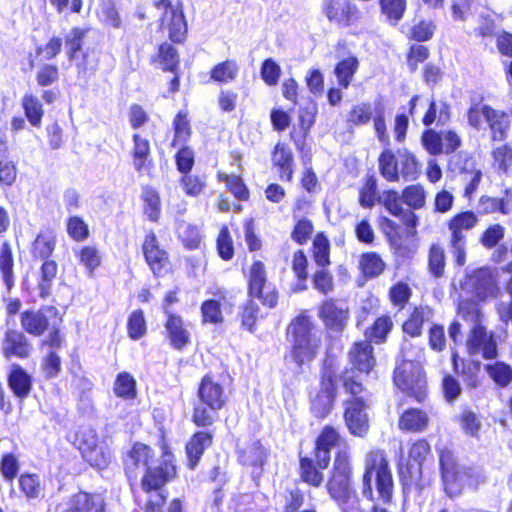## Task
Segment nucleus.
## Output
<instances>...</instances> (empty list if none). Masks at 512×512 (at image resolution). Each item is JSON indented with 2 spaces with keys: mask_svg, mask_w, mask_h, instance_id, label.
Here are the masks:
<instances>
[{
  "mask_svg": "<svg viewBox=\"0 0 512 512\" xmlns=\"http://www.w3.org/2000/svg\"><path fill=\"white\" fill-rule=\"evenodd\" d=\"M382 204L386 210L393 216L400 218H408L409 220L414 218L415 215L411 211H406L401 204L400 195L395 190H388L383 193Z\"/></svg>",
  "mask_w": 512,
  "mask_h": 512,
  "instance_id": "4c0bfd02",
  "label": "nucleus"
},
{
  "mask_svg": "<svg viewBox=\"0 0 512 512\" xmlns=\"http://www.w3.org/2000/svg\"><path fill=\"white\" fill-rule=\"evenodd\" d=\"M100 20L107 26L119 28L121 26L120 15L111 1H105L101 4L98 12Z\"/></svg>",
  "mask_w": 512,
  "mask_h": 512,
  "instance_id": "052dcab7",
  "label": "nucleus"
},
{
  "mask_svg": "<svg viewBox=\"0 0 512 512\" xmlns=\"http://www.w3.org/2000/svg\"><path fill=\"white\" fill-rule=\"evenodd\" d=\"M432 316L433 311L427 306L415 308L410 317L404 322L403 331L412 337L421 335L423 324L430 322Z\"/></svg>",
  "mask_w": 512,
  "mask_h": 512,
  "instance_id": "bb28decb",
  "label": "nucleus"
},
{
  "mask_svg": "<svg viewBox=\"0 0 512 512\" xmlns=\"http://www.w3.org/2000/svg\"><path fill=\"white\" fill-rule=\"evenodd\" d=\"M341 442L338 431L331 427L325 426L316 440L315 446V462L321 469H326L330 463V452Z\"/></svg>",
  "mask_w": 512,
  "mask_h": 512,
  "instance_id": "4468645a",
  "label": "nucleus"
},
{
  "mask_svg": "<svg viewBox=\"0 0 512 512\" xmlns=\"http://www.w3.org/2000/svg\"><path fill=\"white\" fill-rule=\"evenodd\" d=\"M358 65V60L355 57H348L337 64L335 67V75L340 86L345 89L349 87L358 69Z\"/></svg>",
  "mask_w": 512,
  "mask_h": 512,
  "instance_id": "79ce46f5",
  "label": "nucleus"
},
{
  "mask_svg": "<svg viewBox=\"0 0 512 512\" xmlns=\"http://www.w3.org/2000/svg\"><path fill=\"white\" fill-rule=\"evenodd\" d=\"M14 260L11 246L5 242L0 247V273L8 291L14 286Z\"/></svg>",
  "mask_w": 512,
  "mask_h": 512,
  "instance_id": "72a5a7b5",
  "label": "nucleus"
},
{
  "mask_svg": "<svg viewBox=\"0 0 512 512\" xmlns=\"http://www.w3.org/2000/svg\"><path fill=\"white\" fill-rule=\"evenodd\" d=\"M238 73V64L233 60H226L212 68L210 78L216 82L229 83L236 79Z\"/></svg>",
  "mask_w": 512,
  "mask_h": 512,
  "instance_id": "58836bf2",
  "label": "nucleus"
},
{
  "mask_svg": "<svg viewBox=\"0 0 512 512\" xmlns=\"http://www.w3.org/2000/svg\"><path fill=\"white\" fill-rule=\"evenodd\" d=\"M153 451L150 447L142 443H136L129 451L125 460V470L129 480L137 478L136 469L140 466L146 467V472L141 480V488L146 494L144 500V512H162L166 502L164 485L174 477L175 467L169 463V459H164L159 466L151 467Z\"/></svg>",
  "mask_w": 512,
  "mask_h": 512,
  "instance_id": "f257e3e1",
  "label": "nucleus"
},
{
  "mask_svg": "<svg viewBox=\"0 0 512 512\" xmlns=\"http://www.w3.org/2000/svg\"><path fill=\"white\" fill-rule=\"evenodd\" d=\"M466 348L471 356H482L484 359H494L497 356V344L494 335L482 325L471 328L466 341Z\"/></svg>",
  "mask_w": 512,
  "mask_h": 512,
  "instance_id": "f8f14e48",
  "label": "nucleus"
},
{
  "mask_svg": "<svg viewBox=\"0 0 512 512\" xmlns=\"http://www.w3.org/2000/svg\"><path fill=\"white\" fill-rule=\"evenodd\" d=\"M326 490L341 512H359L360 500L352 485V465L345 452H339L329 471Z\"/></svg>",
  "mask_w": 512,
  "mask_h": 512,
  "instance_id": "f03ea898",
  "label": "nucleus"
},
{
  "mask_svg": "<svg viewBox=\"0 0 512 512\" xmlns=\"http://www.w3.org/2000/svg\"><path fill=\"white\" fill-rule=\"evenodd\" d=\"M479 219L472 211L460 212L449 219L447 229L449 232V248L458 266L466 263V232L473 229Z\"/></svg>",
  "mask_w": 512,
  "mask_h": 512,
  "instance_id": "423d86ee",
  "label": "nucleus"
},
{
  "mask_svg": "<svg viewBox=\"0 0 512 512\" xmlns=\"http://www.w3.org/2000/svg\"><path fill=\"white\" fill-rule=\"evenodd\" d=\"M335 399V388L331 378L323 380L322 388L312 400L311 410L318 418L327 416L333 407Z\"/></svg>",
  "mask_w": 512,
  "mask_h": 512,
  "instance_id": "aec40b11",
  "label": "nucleus"
},
{
  "mask_svg": "<svg viewBox=\"0 0 512 512\" xmlns=\"http://www.w3.org/2000/svg\"><path fill=\"white\" fill-rule=\"evenodd\" d=\"M466 285L481 301L495 297L498 292L495 277L489 268L475 270Z\"/></svg>",
  "mask_w": 512,
  "mask_h": 512,
  "instance_id": "ddd939ff",
  "label": "nucleus"
},
{
  "mask_svg": "<svg viewBox=\"0 0 512 512\" xmlns=\"http://www.w3.org/2000/svg\"><path fill=\"white\" fill-rule=\"evenodd\" d=\"M484 121L488 124L494 141L506 138L510 126V120L506 113L485 104L473 105L468 111L469 124L480 129Z\"/></svg>",
  "mask_w": 512,
  "mask_h": 512,
  "instance_id": "1a4fd4ad",
  "label": "nucleus"
},
{
  "mask_svg": "<svg viewBox=\"0 0 512 512\" xmlns=\"http://www.w3.org/2000/svg\"><path fill=\"white\" fill-rule=\"evenodd\" d=\"M8 383L11 390L19 398H25L30 393L31 378L19 365H12Z\"/></svg>",
  "mask_w": 512,
  "mask_h": 512,
  "instance_id": "cd10ccee",
  "label": "nucleus"
},
{
  "mask_svg": "<svg viewBox=\"0 0 512 512\" xmlns=\"http://www.w3.org/2000/svg\"><path fill=\"white\" fill-rule=\"evenodd\" d=\"M84 37V31L79 28H73L65 36V49L66 55L69 60L72 61L76 57V53L82 48V41Z\"/></svg>",
  "mask_w": 512,
  "mask_h": 512,
  "instance_id": "e2e57ef3",
  "label": "nucleus"
},
{
  "mask_svg": "<svg viewBox=\"0 0 512 512\" xmlns=\"http://www.w3.org/2000/svg\"><path fill=\"white\" fill-rule=\"evenodd\" d=\"M141 198L144 202V212L149 220L157 221L161 212L160 197L155 189L146 186L142 190Z\"/></svg>",
  "mask_w": 512,
  "mask_h": 512,
  "instance_id": "a19ab883",
  "label": "nucleus"
},
{
  "mask_svg": "<svg viewBox=\"0 0 512 512\" xmlns=\"http://www.w3.org/2000/svg\"><path fill=\"white\" fill-rule=\"evenodd\" d=\"M18 484L28 500L38 499L44 495V487L38 474L24 473L20 475Z\"/></svg>",
  "mask_w": 512,
  "mask_h": 512,
  "instance_id": "2f4dec72",
  "label": "nucleus"
},
{
  "mask_svg": "<svg viewBox=\"0 0 512 512\" xmlns=\"http://www.w3.org/2000/svg\"><path fill=\"white\" fill-rule=\"evenodd\" d=\"M373 350L368 340L355 342L348 353L350 364L360 373L369 374L376 364Z\"/></svg>",
  "mask_w": 512,
  "mask_h": 512,
  "instance_id": "f3484780",
  "label": "nucleus"
},
{
  "mask_svg": "<svg viewBox=\"0 0 512 512\" xmlns=\"http://www.w3.org/2000/svg\"><path fill=\"white\" fill-rule=\"evenodd\" d=\"M394 383L404 393L421 402L427 394V382L419 362L403 360L394 371Z\"/></svg>",
  "mask_w": 512,
  "mask_h": 512,
  "instance_id": "0eeeda50",
  "label": "nucleus"
},
{
  "mask_svg": "<svg viewBox=\"0 0 512 512\" xmlns=\"http://www.w3.org/2000/svg\"><path fill=\"white\" fill-rule=\"evenodd\" d=\"M160 64L163 70L174 72L178 66L179 58L175 48L167 43L159 47Z\"/></svg>",
  "mask_w": 512,
  "mask_h": 512,
  "instance_id": "0e129e2a",
  "label": "nucleus"
},
{
  "mask_svg": "<svg viewBox=\"0 0 512 512\" xmlns=\"http://www.w3.org/2000/svg\"><path fill=\"white\" fill-rule=\"evenodd\" d=\"M114 393L124 399H133L136 396V381L128 372H121L114 382Z\"/></svg>",
  "mask_w": 512,
  "mask_h": 512,
  "instance_id": "c03bdc74",
  "label": "nucleus"
},
{
  "mask_svg": "<svg viewBox=\"0 0 512 512\" xmlns=\"http://www.w3.org/2000/svg\"><path fill=\"white\" fill-rule=\"evenodd\" d=\"M22 107L29 123L34 127H40L44 115L40 100L32 94H25L22 98Z\"/></svg>",
  "mask_w": 512,
  "mask_h": 512,
  "instance_id": "c9c22d12",
  "label": "nucleus"
},
{
  "mask_svg": "<svg viewBox=\"0 0 512 512\" xmlns=\"http://www.w3.org/2000/svg\"><path fill=\"white\" fill-rule=\"evenodd\" d=\"M80 263L87 269L89 275L101 264V255L94 246H84L76 253Z\"/></svg>",
  "mask_w": 512,
  "mask_h": 512,
  "instance_id": "13d9d810",
  "label": "nucleus"
},
{
  "mask_svg": "<svg viewBox=\"0 0 512 512\" xmlns=\"http://www.w3.org/2000/svg\"><path fill=\"white\" fill-rule=\"evenodd\" d=\"M288 332L293 338L291 355L300 368L311 362L321 345V332L308 316H298L288 327Z\"/></svg>",
  "mask_w": 512,
  "mask_h": 512,
  "instance_id": "7ed1b4c3",
  "label": "nucleus"
},
{
  "mask_svg": "<svg viewBox=\"0 0 512 512\" xmlns=\"http://www.w3.org/2000/svg\"><path fill=\"white\" fill-rule=\"evenodd\" d=\"M458 318L469 322L472 327L481 325L482 313L478 304L472 300H462L458 305Z\"/></svg>",
  "mask_w": 512,
  "mask_h": 512,
  "instance_id": "6e6d98bb",
  "label": "nucleus"
},
{
  "mask_svg": "<svg viewBox=\"0 0 512 512\" xmlns=\"http://www.w3.org/2000/svg\"><path fill=\"white\" fill-rule=\"evenodd\" d=\"M393 328V322L390 316H381L376 319L374 324L365 332V336L370 341L382 343Z\"/></svg>",
  "mask_w": 512,
  "mask_h": 512,
  "instance_id": "ea45409f",
  "label": "nucleus"
},
{
  "mask_svg": "<svg viewBox=\"0 0 512 512\" xmlns=\"http://www.w3.org/2000/svg\"><path fill=\"white\" fill-rule=\"evenodd\" d=\"M237 452L238 458L243 465L258 466L264 462L265 450L259 440L240 444Z\"/></svg>",
  "mask_w": 512,
  "mask_h": 512,
  "instance_id": "a878e982",
  "label": "nucleus"
},
{
  "mask_svg": "<svg viewBox=\"0 0 512 512\" xmlns=\"http://www.w3.org/2000/svg\"><path fill=\"white\" fill-rule=\"evenodd\" d=\"M143 253L147 264L155 275H159L168 264L167 253L159 247L153 233L146 235L143 243Z\"/></svg>",
  "mask_w": 512,
  "mask_h": 512,
  "instance_id": "6ab92c4d",
  "label": "nucleus"
},
{
  "mask_svg": "<svg viewBox=\"0 0 512 512\" xmlns=\"http://www.w3.org/2000/svg\"><path fill=\"white\" fill-rule=\"evenodd\" d=\"M2 350L6 358L12 356L25 358L30 353V345L22 332L8 330L5 334Z\"/></svg>",
  "mask_w": 512,
  "mask_h": 512,
  "instance_id": "412c9836",
  "label": "nucleus"
},
{
  "mask_svg": "<svg viewBox=\"0 0 512 512\" xmlns=\"http://www.w3.org/2000/svg\"><path fill=\"white\" fill-rule=\"evenodd\" d=\"M82 456L91 466L99 469L106 468L112 460L111 450L100 444Z\"/></svg>",
  "mask_w": 512,
  "mask_h": 512,
  "instance_id": "8fccbe9b",
  "label": "nucleus"
},
{
  "mask_svg": "<svg viewBox=\"0 0 512 512\" xmlns=\"http://www.w3.org/2000/svg\"><path fill=\"white\" fill-rule=\"evenodd\" d=\"M128 335L133 340H138L146 333V321L141 310H136L128 318Z\"/></svg>",
  "mask_w": 512,
  "mask_h": 512,
  "instance_id": "bf43d9fd",
  "label": "nucleus"
},
{
  "mask_svg": "<svg viewBox=\"0 0 512 512\" xmlns=\"http://www.w3.org/2000/svg\"><path fill=\"white\" fill-rule=\"evenodd\" d=\"M373 481H375L380 498L383 501H389L393 491L392 474L388 461L380 450L370 451L365 458L362 494L368 499L373 498Z\"/></svg>",
  "mask_w": 512,
  "mask_h": 512,
  "instance_id": "20e7f679",
  "label": "nucleus"
},
{
  "mask_svg": "<svg viewBox=\"0 0 512 512\" xmlns=\"http://www.w3.org/2000/svg\"><path fill=\"white\" fill-rule=\"evenodd\" d=\"M177 233L184 245L188 248H196L200 243L201 235L199 228L186 221H180L178 223Z\"/></svg>",
  "mask_w": 512,
  "mask_h": 512,
  "instance_id": "864d4df0",
  "label": "nucleus"
},
{
  "mask_svg": "<svg viewBox=\"0 0 512 512\" xmlns=\"http://www.w3.org/2000/svg\"><path fill=\"white\" fill-rule=\"evenodd\" d=\"M440 465L446 493L450 497L459 494L465 482L466 473L458 471L455 461L448 452L441 454Z\"/></svg>",
  "mask_w": 512,
  "mask_h": 512,
  "instance_id": "2eb2a0df",
  "label": "nucleus"
},
{
  "mask_svg": "<svg viewBox=\"0 0 512 512\" xmlns=\"http://www.w3.org/2000/svg\"><path fill=\"white\" fill-rule=\"evenodd\" d=\"M155 6L161 13L160 30L173 42L185 39L187 25L180 0H156Z\"/></svg>",
  "mask_w": 512,
  "mask_h": 512,
  "instance_id": "6e6552de",
  "label": "nucleus"
},
{
  "mask_svg": "<svg viewBox=\"0 0 512 512\" xmlns=\"http://www.w3.org/2000/svg\"><path fill=\"white\" fill-rule=\"evenodd\" d=\"M198 397L200 403L194 408L193 421L198 426L211 425L217 412L226 404L227 395L224 388L209 375H206L200 382Z\"/></svg>",
  "mask_w": 512,
  "mask_h": 512,
  "instance_id": "39448f33",
  "label": "nucleus"
},
{
  "mask_svg": "<svg viewBox=\"0 0 512 512\" xmlns=\"http://www.w3.org/2000/svg\"><path fill=\"white\" fill-rule=\"evenodd\" d=\"M56 314L53 307H43L39 310H27L21 314L23 329L34 336H41L49 326V318Z\"/></svg>",
  "mask_w": 512,
  "mask_h": 512,
  "instance_id": "dca6fc26",
  "label": "nucleus"
},
{
  "mask_svg": "<svg viewBox=\"0 0 512 512\" xmlns=\"http://www.w3.org/2000/svg\"><path fill=\"white\" fill-rule=\"evenodd\" d=\"M325 13L329 20L343 24L359 19L361 14L356 5L348 1L329 3Z\"/></svg>",
  "mask_w": 512,
  "mask_h": 512,
  "instance_id": "5701e85b",
  "label": "nucleus"
},
{
  "mask_svg": "<svg viewBox=\"0 0 512 512\" xmlns=\"http://www.w3.org/2000/svg\"><path fill=\"white\" fill-rule=\"evenodd\" d=\"M360 268L365 276L373 278L384 271L385 263L376 253H365L361 256Z\"/></svg>",
  "mask_w": 512,
  "mask_h": 512,
  "instance_id": "3c124183",
  "label": "nucleus"
},
{
  "mask_svg": "<svg viewBox=\"0 0 512 512\" xmlns=\"http://www.w3.org/2000/svg\"><path fill=\"white\" fill-rule=\"evenodd\" d=\"M403 202L413 209H420L425 205L426 193L419 184L407 186L401 195Z\"/></svg>",
  "mask_w": 512,
  "mask_h": 512,
  "instance_id": "5fc2aeb1",
  "label": "nucleus"
},
{
  "mask_svg": "<svg viewBox=\"0 0 512 512\" xmlns=\"http://www.w3.org/2000/svg\"><path fill=\"white\" fill-rule=\"evenodd\" d=\"M493 168L502 174H507L512 167V147L503 144L492 151Z\"/></svg>",
  "mask_w": 512,
  "mask_h": 512,
  "instance_id": "a18cd8bd",
  "label": "nucleus"
},
{
  "mask_svg": "<svg viewBox=\"0 0 512 512\" xmlns=\"http://www.w3.org/2000/svg\"><path fill=\"white\" fill-rule=\"evenodd\" d=\"M322 470L313 459L308 457L300 459V478L309 486L318 488L324 483L325 476Z\"/></svg>",
  "mask_w": 512,
  "mask_h": 512,
  "instance_id": "c756f323",
  "label": "nucleus"
},
{
  "mask_svg": "<svg viewBox=\"0 0 512 512\" xmlns=\"http://www.w3.org/2000/svg\"><path fill=\"white\" fill-rule=\"evenodd\" d=\"M308 260L306 255L302 250H298L293 255L292 260V270L295 273L298 283L295 287V291H301L306 289V279L308 277L307 273Z\"/></svg>",
  "mask_w": 512,
  "mask_h": 512,
  "instance_id": "603ef678",
  "label": "nucleus"
},
{
  "mask_svg": "<svg viewBox=\"0 0 512 512\" xmlns=\"http://www.w3.org/2000/svg\"><path fill=\"white\" fill-rule=\"evenodd\" d=\"M272 161L275 166L280 169L281 179L290 181L292 179L293 169V155L291 150L283 143H278L275 146Z\"/></svg>",
  "mask_w": 512,
  "mask_h": 512,
  "instance_id": "c85d7f7f",
  "label": "nucleus"
},
{
  "mask_svg": "<svg viewBox=\"0 0 512 512\" xmlns=\"http://www.w3.org/2000/svg\"><path fill=\"white\" fill-rule=\"evenodd\" d=\"M133 166L137 172H141L150 155V143L139 134L133 135Z\"/></svg>",
  "mask_w": 512,
  "mask_h": 512,
  "instance_id": "37998d69",
  "label": "nucleus"
},
{
  "mask_svg": "<svg viewBox=\"0 0 512 512\" xmlns=\"http://www.w3.org/2000/svg\"><path fill=\"white\" fill-rule=\"evenodd\" d=\"M212 443V436L206 432H197L186 445L188 466L194 469L198 464L204 450Z\"/></svg>",
  "mask_w": 512,
  "mask_h": 512,
  "instance_id": "393cba45",
  "label": "nucleus"
},
{
  "mask_svg": "<svg viewBox=\"0 0 512 512\" xmlns=\"http://www.w3.org/2000/svg\"><path fill=\"white\" fill-rule=\"evenodd\" d=\"M344 420L351 434L364 437L369 430V419L366 409L369 407V399L364 396L351 398L345 403Z\"/></svg>",
  "mask_w": 512,
  "mask_h": 512,
  "instance_id": "9b49d317",
  "label": "nucleus"
},
{
  "mask_svg": "<svg viewBox=\"0 0 512 512\" xmlns=\"http://www.w3.org/2000/svg\"><path fill=\"white\" fill-rule=\"evenodd\" d=\"M319 317L326 327L332 331H342L348 321V308L339 306L333 301H326L319 310Z\"/></svg>",
  "mask_w": 512,
  "mask_h": 512,
  "instance_id": "a211bd4d",
  "label": "nucleus"
},
{
  "mask_svg": "<svg viewBox=\"0 0 512 512\" xmlns=\"http://www.w3.org/2000/svg\"><path fill=\"white\" fill-rule=\"evenodd\" d=\"M485 368L497 385L506 387L512 382V368L508 364L496 362L495 364L486 365Z\"/></svg>",
  "mask_w": 512,
  "mask_h": 512,
  "instance_id": "09e8293b",
  "label": "nucleus"
},
{
  "mask_svg": "<svg viewBox=\"0 0 512 512\" xmlns=\"http://www.w3.org/2000/svg\"><path fill=\"white\" fill-rule=\"evenodd\" d=\"M55 243V236L51 233H42L38 235L34 242V254L43 259L48 258L54 250Z\"/></svg>",
  "mask_w": 512,
  "mask_h": 512,
  "instance_id": "680f3d73",
  "label": "nucleus"
},
{
  "mask_svg": "<svg viewBox=\"0 0 512 512\" xmlns=\"http://www.w3.org/2000/svg\"><path fill=\"white\" fill-rule=\"evenodd\" d=\"M449 119L450 106L445 101L437 102L435 100H431L422 122L424 125L430 126L435 121L440 124H446Z\"/></svg>",
  "mask_w": 512,
  "mask_h": 512,
  "instance_id": "f704fd0d",
  "label": "nucleus"
},
{
  "mask_svg": "<svg viewBox=\"0 0 512 512\" xmlns=\"http://www.w3.org/2000/svg\"><path fill=\"white\" fill-rule=\"evenodd\" d=\"M379 169L387 181H399L398 155L395 156L389 149L384 150L379 157Z\"/></svg>",
  "mask_w": 512,
  "mask_h": 512,
  "instance_id": "e433bc0d",
  "label": "nucleus"
},
{
  "mask_svg": "<svg viewBox=\"0 0 512 512\" xmlns=\"http://www.w3.org/2000/svg\"><path fill=\"white\" fill-rule=\"evenodd\" d=\"M428 423L429 417L424 411L417 408H410L402 413L398 426L404 431L421 432L427 428Z\"/></svg>",
  "mask_w": 512,
  "mask_h": 512,
  "instance_id": "b1692460",
  "label": "nucleus"
},
{
  "mask_svg": "<svg viewBox=\"0 0 512 512\" xmlns=\"http://www.w3.org/2000/svg\"><path fill=\"white\" fill-rule=\"evenodd\" d=\"M18 472V458L12 453L4 454L0 462V473L3 478L8 482H12L17 476Z\"/></svg>",
  "mask_w": 512,
  "mask_h": 512,
  "instance_id": "338daca9",
  "label": "nucleus"
},
{
  "mask_svg": "<svg viewBox=\"0 0 512 512\" xmlns=\"http://www.w3.org/2000/svg\"><path fill=\"white\" fill-rule=\"evenodd\" d=\"M260 75L267 85L275 86L281 76V68L273 59L268 58L262 63Z\"/></svg>",
  "mask_w": 512,
  "mask_h": 512,
  "instance_id": "774afa93",
  "label": "nucleus"
},
{
  "mask_svg": "<svg viewBox=\"0 0 512 512\" xmlns=\"http://www.w3.org/2000/svg\"><path fill=\"white\" fill-rule=\"evenodd\" d=\"M445 266L444 249L439 244L431 245L428 253V269L430 274L435 278L443 276Z\"/></svg>",
  "mask_w": 512,
  "mask_h": 512,
  "instance_id": "49530a36",
  "label": "nucleus"
},
{
  "mask_svg": "<svg viewBox=\"0 0 512 512\" xmlns=\"http://www.w3.org/2000/svg\"><path fill=\"white\" fill-rule=\"evenodd\" d=\"M313 259L321 268H326L330 264V244L328 239L322 234H318L313 241Z\"/></svg>",
  "mask_w": 512,
  "mask_h": 512,
  "instance_id": "de8ad7c7",
  "label": "nucleus"
},
{
  "mask_svg": "<svg viewBox=\"0 0 512 512\" xmlns=\"http://www.w3.org/2000/svg\"><path fill=\"white\" fill-rule=\"evenodd\" d=\"M65 512H104V500L100 495L80 492L72 496Z\"/></svg>",
  "mask_w": 512,
  "mask_h": 512,
  "instance_id": "4be33fe9",
  "label": "nucleus"
},
{
  "mask_svg": "<svg viewBox=\"0 0 512 512\" xmlns=\"http://www.w3.org/2000/svg\"><path fill=\"white\" fill-rule=\"evenodd\" d=\"M382 13L396 25L406 10V0H379Z\"/></svg>",
  "mask_w": 512,
  "mask_h": 512,
  "instance_id": "4d7b16f0",
  "label": "nucleus"
},
{
  "mask_svg": "<svg viewBox=\"0 0 512 512\" xmlns=\"http://www.w3.org/2000/svg\"><path fill=\"white\" fill-rule=\"evenodd\" d=\"M398 172L399 179L414 181L420 175L418 162L413 154L406 150L398 151Z\"/></svg>",
  "mask_w": 512,
  "mask_h": 512,
  "instance_id": "7c9ffc66",
  "label": "nucleus"
},
{
  "mask_svg": "<svg viewBox=\"0 0 512 512\" xmlns=\"http://www.w3.org/2000/svg\"><path fill=\"white\" fill-rule=\"evenodd\" d=\"M166 329L168 331L171 344L176 349H181L188 343L189 333L183 327V321L180 317L169 315L166 322Z\"/></svg>",
  "mask_w": 512,
  "mask_h": 512,
  "instance_id": "473e14b6",
  "label": "nucleus"
},
{
  "mask_svg": "<svg viewBox=\"0 0 512 512\" xmlns=\"http://www.w3.org/2000/svg\"><path fill=\"white\" fill-rule=\"evenodd\" d=\"M249 295L259 299L264 305L273 308L278 301V294L274 286L268 282L263 262L254 261L250 267L248 280Z\"/></svg>",
  "mask_w": 512,
  "mask_h": 512,
  "instance_id": "9d476101",
  "label": "nucleus"
},
{
  "mask_svg": "<svg viewBox=\"0 0 512 512\" xmlns=\"http://www.w3.org/2000/svg\"><path fill=\"white\" fill-rule=\"evenodd\" d=\"M411 296V289L407 283L397 282L389 290V298L392 304L396 307L403 308L409 301Z\"/></svg>",
  "mask_w": 512,
  "mask_h": 512,
  "instance_id": "69168bd1",
  "label": "nucleus"
}]
</instances>
